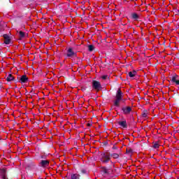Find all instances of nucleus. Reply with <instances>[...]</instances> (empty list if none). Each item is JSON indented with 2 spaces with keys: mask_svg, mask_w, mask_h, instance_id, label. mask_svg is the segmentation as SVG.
<instances>
[{
  "mask_svg": "<svg viewBox=\"0 0 179 179\" xmlns=\"http://www.w3.org/2000/svg\"><path fill=\"white\" fill-rule=\"evenodd\" d=\"M121 100H122V92H121V90L119 89L114 101V106H115V107H120V101H121Z\"/></svg>",
  "mask_w": 179,
  "mask_h": 179,
  "instance_id": "nucleus-1",
  "label": "nucleus"
},
{
  "mask_svg": "<svg viewBox=\"0 0 179 179\" xmlns=\"http://www.w3.org/2000/svg\"><path fill=\"white\" fill-rule=\"evenodd\" d=\"M100 160L101 163H103L104 164H106V163H108V162L111 160V158L110 157V153L108 152L101 153L100 155Z\"/></svg>",
  "mask_w": 179,
  "mask_h": 179,
  "instance_id": "nucleus-2",
  "label": "nucleus"
},
{
  "mask_svg": "<svg viewBox=\"0 0 179 179\" xmlns=\"http://www.w3.org/2000/svg\"><path fill=\"white\" fill-rule=\"evenodd\" d=\"M92 88L96 90V92H100L101 90V84L99 81L93 80Z\"/></svg>",
  "mask_w": 179,
  "mask_h": 179,
  "instance_id": "nucleus-3",
  "label": "nucleus"
},
{
  "mask_svg": "<svg viewBox=\"0 0 179 179\" xmlns=\"http://www.w3.org/2000/svg\"><path fill=\"white\" fill-rule=\"evenodd\" d=\"M49 164L50 162L48 160H42L39 164L41 167H48Z\"/></svg>",
  "mask_w": 179,
  "mask_h": 179,
  "instance_id": "nucleus-4",
  "label": "nucleus"
},
{
  "mask_svg": "<svg viewBox=\"0 0 179 179\" xmlns=\"http://www.w3.org/2000/svg\"><path fill=\"white\" fill-rule=\"evenodd\" d=\"M4 38V44H10V37L8 34L3 36Z\"/></svg>",
  "mask_w": 179,
  "mask_h": 179,
  "instance_id": "nucleus-5",
  "label": "nucleus"
},
{
  "mask_svg": "<svg viewBox=\"0 0 179 179\" xmlns=\"http://www.w3.org/2000/svg\"><path fill=\"white\" fill-rule=\"evenodd\" d=\"M171 82L173 83H176V85H179V79H178V76H175L171 78Z\"/></svg>",
  "mask_w": 179,
  "mask_h": 179,
  "instance_id": "nucleus-6",
  "label": "nucleus"
},
{
  "mask_svg": "<svg viewBox=\"0 0 179 179\" xmlns=\"http://www.w3.org/2000/svg\"><path fill=\"white\" fill-rule=\"evenodd\" d=\"M131 110L132 109L129 106L122 108V111L124 114H129V113H131Z\"/></svg>",
  "mask_w": 179,
  "mask_h": 179,
  "instance_id": "nucleus-7",
  "label": "nucleus"
},
{
  "mask_svg": "<svg viewBox=\"0 0 179 179\" xmlns=\"http://www.w3.org/2000/svg\"><path fill=\"white\" fill-rule=\"evenodd\" d=\"M0 173L3 179H8V178H6V169H1Z\"/></svg>",
  "mask_w": 179,
  "mask_h": 179,
  "instance_id": "nucleus-8",
  "label": "nucleus"
},
{
  "mask_svg": "<svg viewBox=\"0 0 179 179\" xmlns=\"http://www.w3.org/2000/svg\"><path fill=\"white\" fill-rule=\"evenodd\" d=\"M75 55V52L72 50L71 48H69L67 50V57H73Z\"/></svg>",
  "mask_w": 179,
  "mask_h": 179,
  "instance_id": "nucleus-9",
  "label": "nucleus"
},
{
  "mask_svg": "<svg viewBox=\"0 0 179 179\" xmlns=\"http://www.w3.org/2000/svg\"><path fill=\"white\" fill-rule=\"evenodd\" d=\"M117 124L120 125V127H122V128H127V121H119Z\"/></svg>",
  "mask_w": 179,
  "mask_h": 179,
  "instance_id": "nucleus-10",
  "label": "nucleus"
},
{
  "mask_svg": "<svg viewBox=\"0 0 179 179\" xmlns=\"http://www.w3.org/2000/svg\"><path fill=\"white\" fill-rule=\"evenodd\" d=\"M131 17L134 19V20H138L139 19V15H138L136 13H132Z\"/></svg>",
  "mask_w": 179,
  "mask_h": 179,
  "instance_id": "nucleus-11",
  "label": "nucleus"
},
{
  "mask_svg": "<svg viewBox=\"0 0 179 179\" xmlns=\"http://www.w3.org/2000/svg\"><path fill=\"white\" fill-rule=\"evenodd\" d=\"M136 76V71L129 72V76L130 78H134V76Z\"/></svg>",
  "mask_w": 179,
  "mask_h": 179,
  "instance_id": "nucleus-12",
  "label": "nucleus"
},
{
  "mask_svg": "<svg viewBox=\"0 0 179 179\" xmlns=\"http://www.w3.org/2000/svg\"><path fill=\"white\" fill-rule=\"evenodd\" d=\"M20 80L22 82V83H26L27 82V76H22L20 78Z\"/></svg>",
  "mask_w": 179,
  "mask_h": 179,
  "instance_id": "nucleus-13",
  "label": "nucleus"
},
{
  "mask_svg": "<svg viewBox=\"0 0 179 179\" xmlns=\"http://www.w3.org/2000/svg\"><path fill=\"white\" fill-rule=\"evenodd\" d=\"M148 115H149V112H148V110H143L142 113L143 118H148Z\"/></svg>",
  "mask_w": 179,
  "mask_h": 179,
  "instance_id": "nucleus-14",
  "label": "nucleus"
},
{
  "mask_svg": "<svg viewBox=\"0 0 179 179\" xmlns=\"http://www.w3.org/2000/svg\"><path fill=\"white\" fill-rule=\"evenodd\" d=\"M7 82H12L13 80V76L12 74H9L6 78Z\"/></svg>",
  "mask_w": 179,
  "mask_h": 179,
  "instance_id": "nucleus-15",
  "label": "nucleus"
},
{
  "mask_svg": "<svg viewBox=\"0 0 179 179\" xmlns=\"http://www.w3.org/2000/svg\"><path fill=\"white\" fill-rule=\"evenodd\" d=\"M110 156L113 157V159H118V157H120V155L117 153H113L110 155Z\"/></svg>",
  "mask_w": 179,
  "mask_h": 179,
  "instance_id": "nucleus-16",
  "label": "nucleus"
},
{
  "mask_svg": "<svg viewBox=\"0 0 179 179\" xmlns=\"http://www.w3.org/2000/svg\"><path fill=\"white\" fill-rule=\"evenodd\" d=\"M88 50L89 51H93V50H94V46L93 45H88Z\"/></svg>",
  "mask_w": 179,
  "mask_h": 179,
  "instance_id": "nucleus-17",
  "label": "nucleus"
},
{
  "mask_svg": "<svg viewBox=\"0 0 179 179\" xmlns=\"http://www.w3.org/2000/svg\"><path fill=\"white\" fill-rule=\"evenodd\" d=\"M20 37H21V38H23V37H24V32L20 31Z\"/></svg>",
  "mask_w": 179,
  "mask_h": 179,
  "instance_id": "nucleus-18",
  "label": "nucleus"
},
{
  "mask_svg": "<svg viewBox=\"0 0 179 179\" xmlns=\"http://www.w3.org/2000/svg\"><path fill=\"white\" fill-rule=\"evenodd\" d=\"M159 143H155V144H154V145H153V147L155 148V149H159Z\"/></svg>",
  "mask_w": 179,
  "mask_h": 179,
  "instance_id": "nucleus-19",
  "label": "nucleus"
},
{
  "mask_svg": "<svg viewBox=\"0 0 179 179\" xmlns=\"http://www.w3.org/2000/svg\"><path fill=\"white\" fill-rule=\"evenodd\" d=\"M107 78H108V76H102V79H103L105 80V79H107Z\"/></svg>",
  "mask_w": 179,
  "mask_h": 179,
  "instance_id": "nucleus-20",
  "label": "nucleus"
}]
</instances>
